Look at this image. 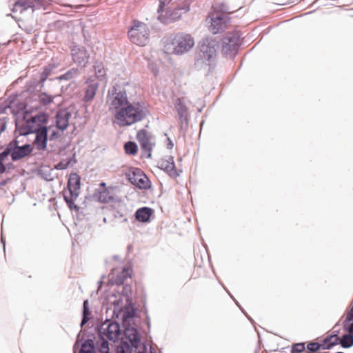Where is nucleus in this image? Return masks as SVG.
Listing matches in <instances>:
<instances>
[{
    "label": "nucleus",
    "mask_w": 353,
    "mask_h": 353,
    "mask_svg": "<svg viewBox=\"0 0 353 353\" xmlns=\"http://www.w3.org/2000/svg\"><path fill=\"white\" fill-rule=\"evenodd\" d=\"M150 114L148 108L143 102H129L114 115L119 127H128L143 121Z\"/></svg>",
    "instance_id": "nucleus-1"
},
{
    "label": "nucleus",
    "mask_w": 353,
    "mask_h": 353,
    "mask_svg": "<svg viewBox=\"0 0 353 353\" xmlns=\"http://www.w3.org/2000/svg\"><path fill=\"white\" fill-rule=\"evenodd\" d=\"M219 44V41L212 37L201 39L198 43V51L194 62L195 67L201 68L203 65L214 67Z\"/></svg>",
    "instance_id": "nucleus-2"
},
{
    "label": "nucleus",
    "mask_w": 353,
    "mask_h": 353,
    "mask_svg": "<svg viewBox=\"0 0 353 353\" xmlns=\"http://www.w3.org/2000/svg\"><path fill=\"white\" fill-rule=\"evenodd\" d=\"M81 178L76 172L70 174L67 189L63 190V197L70 210L79 212L80 207L74 203L80 194Z\"/></svg>",
    "instance_id": "nucleus-3"
},
{
    "label": "nucleus",
    "mask_w": 353,
    "mask_h": 353,
    "mask_svg": "<svg viewBox=\"0 0 353 353\" xmlns=\"http://www.w3.org/2000/svg\"><path fill=\"white\" fill-rule=\"evenodd\" d=\"M20 95L17 93L11 94L7 100L0 102V114H4L8 109L17 116L16 132L19 136H22V118L19 116L22 112V101L19 99Z\"/></svg>",
    "instance_id": "nucleus-4"
},
{
    "label": "nucleus",
    "mask_w": 353,
    "mask_h": 353,
    "mask_svg": "<svg viewBox=\"0 0 353 353\" xmlns=\"http://www.w3.org/2000/svg\"><path fill=\"white\" fill-rule=\"evenodd\" d=\"M164 6L165 2L163 0H160L158 8V12L159 13L158 19L164 24H169L179 19L183 14L188 12L190 10L189 0H185L181 6L179 5L172 8H166L165 16H163L162 14L163 12Z\"/></svg>",
    "instance_id": "nucleus-5"
},
{
    "label": "nucleus",
    "mask_w": 353,
    "mask_h": 353,
    "mask_svg": "<svg viewBox=\"0 0 353 353\" xmlns=\"http://www.w3.org/2000/svg\"><path fill=\"white\" fill-rule=\"evenodd\" d=\"M150 30L146 23L138 20H133L128 35L130 41L140 46H145L149 41Z\"/></svg>",
    "instance_id": "nucleus-6"
},
{
    "label": "nucleus",
    "mask_w": 353,
    "mask_h": 353,
    "mask_svg": "<svg viewBox=\"0 0 353 353\" xmlns=\"http://www.w3.org/2000/svg\"><path fill=\"white\" fill-rule=\"evenodd\" d=\"M107 99L110 101L109 111L117 112L129 103L128 94L125 89L114 85L108 90Z\"/></svg>",
    "instance_id": "nucleus-7"
},
{
    "label": "nucleus",
    "mask_w": 353,
    "mask_h": 353,
    "mask_svg": "<svg viewBox=\"0 0 353 353\" xmlns=\"http://www.w3.org/2000/svg\"><path fill=\"white\" fill-rule=\"evenodd\" d=\"M173 46L172 54L180 55L188 52L194 45V39L190 34L179 32L171 39Z\"/></svg>",
    "instance_id": "nucleus-8"
},
{
    "label": "nucleus",
    "mask_w": 353,
    "mask_h": 353,
    "mask_svg": "<svg viewBox=\"0 0 353 353\" xmlns=\"http://www.w3.org/2000/svg\"><path fill=\"white\" fill-rule=\"evenodd\" d=\"M48 119L49 114L43 112H39L30 117L26 123H23V137L41 130L43 127H47L43 125L48 123Z\"/></svg>",
    "instance_id": "nucleus-9"
},
{
    "label": "nucleus",
    "mask_w": 353,
    "mask_h": 353,
    "mask_svg": "<svg viewBox=\"0 0 353 353\" xmlns=\"http://www.w3.org/2000/svg\"><path fill=\"white\" fill-rule=\"evenodd\" d=\"M73 62L79 67L85 68L89 63L90 54L85 47L74 45L70 49Z\"/></svg>",
    "instance_id": "nucleus-10"
},
{
    "label": "nucleus",
    "mask_w": 353,
    "mask_h": 353,
    "mask_svg": "<svg viewBox=\"0 0 353 353\" xmlns=\"http://www.w3.org/2000/svg\"><path fill=\"white\" fill-rule=\"evenodd\" d=\"M136 138L141 146V156L142 158L150 159L152 157V150L154 144L150 141V137L145 129L138 131Z\"/></svg>",
    "instance_id": "nucleus-11"
},
{
    "label": "nucleus",
    "mask_w": 353,
    "mask_h": 353,
    "mask_svg": "<svg viewBox=\"0 0 353 353\" xmlns=\"http://www.w3.org/2000/svg\"><path fill=\"white\" fill-rule=\"evenodd\" d=\"M54 97L50 94H48L46 92H41L39 96V101L37 102L35 99V102L37 103L34 105H29V100L28 97H26L25 99H23V121L26 120V114H30L33 112L34 109H37L39 105H43L44 106L49 105L53 101Z\"/></svg>",
    "instance_id": "nucleus-12"
},
{
    "label": "nucleus",
    "mask_w": 353,
    "mask_h": 353,
    "mask_svg": "<svg viewBox=\"0 0 353 353\" xmlns=\"http://www.w3.org/2000/svg\"><path fill=\"white\" fill-rule=\"evenodd\" d=\"M130 182L139 189L147 190L150 188V181L143 171L134 168L128 175Z\"/></svg>",
    "instance_id": "nucleus-13"
},
{
    "label": "nucleus",
    "mask_w": 353,
    "mask_h": 353,
    "mask_svg": "<svg viewBox=\"0 0 353 353\" xmlns=\"http://www.w3.org/2000/svg\"><path fill=\"white\" fill-rule=\"evenodd\" d=\"M123 327L124 329V336L128 339L134 347L138 348L140 343V336L137 329L133 327L129 322H127L126 320H123Z\"/></svg>",
    "instance_id": "nucleus-14"
},
{
    "label": "nucleus",
    "mask_w": 353,
    "mask_h": 353,
    "mask_svg": "<svg viewBox=\"0 0 353 353\" xmlns=\"http://www.w3.org/2000/svg\"><path fill=\"white\" fill-rule=\"evenodd\" d=\"M158 167L166 172L169 176L172 178H176L179 176L181 170H178L176 168L172 156H168L166 159H161L158 163Z\"/></svg>",
    "instance_id": "nucleus-15"
},
{
    "label": "nucleus",
    "mask_w": 353,
    "mask_h": 353,
    "mask_svg": "<svg viewBox=\"0 0 353 353\" xmlns=\"http://www.w3.org/2000/svg\"><path fill=\"white\" fill-rule=\"evenodd\" d=\"M230 19L228 16L223 13L217 14L216 17L211 19L209 30L213 34H217L226 28V24L230 21Z\"/></svg>",
    "instance_id": "nucleus-16"
},
{
    "label": "nucleus",
    "mask_w": 353,
    "mask_h": 353,
    "mask_svg": "<svg viewBox=\"0 0 353 353\" xmlns=\"http://www.w3.org/2000/svg\"><path fill=\"white\" fill-rule=\"evenodd\" d=\"M102 333L108 340L115 343L119 340L121 335L120 324L117 321L110 322Z\"/></svg>",
    "instance_id": "nucleus-17"
},
{
    "label": "nucleus",
    "mask_w": 353,
    "mask_h": 353,
    "mask_svg": "<svg viewBox=\"0 0 353 353\" xmlns=\"http://www.w3.org/2000/svg\"><path fill=\"white\" fill-rule=\"evenodd\" d=\"M72 114L67 108H61L56 112V126L61 131L65 130L69 125Z\"/></svg>",
    "instance_id": "nucleus-18"
},
{
    "label": "nucleus",
    "mask_w": 353,
    "mask_h": 353,
    "mask_svg": "<svg viewBox=\"0 0 353 353\" xmlns=\"http://www.w3.org/2000/svg\"><path fill=\"white\" fill-rule=\"evenodd\" d=\"M52 125L49 127H43L41 130L34 132L36 134L34 143L38 150H45L47 148V143L48 140V131L51 128Z\"/></svg>",
    "instance_id": "nucleus-19"
},
{
    "label": "nucleus",
    "mask_w": 353,
    "mask_h": 353,
    "mask_svg": "<svg viewBox=\"0 0 353 353\" xmlns=\"http://www.w3.org/2000/svg\"><path fill=\"white\" fill-rule=\"evenodd\" d=\"M174 107L177 112L179 118V122L181 128L184 123L187 124L188 122V110L185 105L183 100L181 98H177L174 102Z\"/></svg>",
    "instance_id": "nucleus-20"
},
{
    "label": "nucleus",
    "mask_w": 353,
    "mask_h": 353,
    "mask_svg": "<svg viewBox=\"0 0 353 353\" xmlns=\"http://www.w3.org/2000/svg\"><path fill=\"white\" fill-rule=\"evenodd\" d=\"M81 332L78 334L77 337V341L73 346L74 353H76V348L77 346V343L79 341ZM95 337L94 335H92L90 338L85 339L83 343L81 345V349L79 353H94L95 351V345L94 343Z\"/></svg>",
    "instance_id": "nucleus-21"
},
{
    "label": "nucleus",
    "mask_w": 353,
    "mask_h": 353,
    "mask_svg": "<svg viewBox=\"0 0 353 353\" xmlns=\"http://www.w3.org/2000/svg\"><path fill=\"white\" fill-rule=\"evenodd\" d=\"M154 214V210L149 207H141L138 208L135 213L134 217L137 221L141 223H149L150 217Z\"/></svg>",
    "instance_id": "nucleus-22"
},
{
    "label": "nucleus",
    "mask_w": 353,
    "mask_h": 353,
    "mask_svg": "<svg viewBox=\"0 0 353 353\" xmlns=\"http://www.w3.org/2000/svg\"><path fill=\"white\" fill-rule=\"evenodd\" d=\"M8 156L10 155L12 161H17L22 159V146L18 145V142L13 140L10 142L3 151H8Z\"/></svg>",
    "instance_id": "nucleus-23"
},
{
    "label": "nucleus",
    "mask_w": 353,
    "mask_h": 353,
    "mask_svg": "<svg viewBox=\"0 0 353 353\" xmlns=\"http://www.w3.org/2000/svg\"><path fill=\"white\" fill-rule=\"evenodd\" d=\"M343 329L347 332L339 340V344L343 348H350L353 346V325L352 326L343 325Z\"/></svg>",
    "instance_id": "nucleus-24"
},
{
    "label": "nucleus",
    "mask_w": 353,
    "mask_h": 353,
    "mask_svg": "<svg viewBox=\"0 0 353 353\" xmlns=\"http://www.w3.org/2000/svg\"><path fill=\"white\" fill-rule=\"evenodd\" d=\"M88 85L85 88V95L83 97V101L88 102L92 101L96 95L97 91L99 88V83L89 80L86 81Z\"/></svg>",
    "instance_id": "nucleus-25"
},
{
    "label": "nucleus",
    "mask_w": 353,
    "mask_h": 353,
    "mask_svg": "<svg viewBox=\"0 0 353 353\" xmlns=\"http://www.w3.org/2000/svg\"><path fill=\"white\" fill-rule=\"evenodd\" d=\"M240 34L238 32H228L221 39L222 43L239 47Z\"/></svg>",
    "instance_id": "nucleus-26"
},
{
    "label": "nucleus",
    "mask_w": 353,
    "mask_h": 353,
    "mask_svg": "<svg viewBox=\"0 0 353 353\" xmlns=\"http://www.w3.org/2000/svg\"><path fill=\"white\" fill-rule=\"evenodd\" d=\"M99 339L97 341V346L100 353H110L109 343L103 336L101 330L99 331Z\"/></svg>",
    "instance_id": "nucleus-27"
},
{
    "label": "nucleus",
    "mask_w": 353,
    "mask_h": 353,
    "mask_svg": "<svg viewBox=\"0 0 353 353\" xmlns=\"http://www.w3.org/2000/svg\"><path fill=\"white\" fill-rule=\"evenodd\" d=\"M43 86H41V83L39 80L37 79H32L29 81H28L25 86V90H23V94L25 92L32 94L35 91H39Z\"/></svg>",
    "instance_id": "nucleus-28"
},
{
    "label": "nucleus",
    "mask_w": 353,
    "mask_h": 353,
    "mask_svg": "<svg viewBox=\"0 0 353 353\" xmlns=\"http://www.w3.org/2000/svg\"><path fill=\"white\" fill-rule=\"evenodd\" d=\"M97 191L98 200L101 203H107L114 201V197L110 194V192L108 188L99 189Z\"/></svg>",
    "instance_id": "nucleus-29"
},
{
    "label": "nucleus",
    "mask_w": 353,
    "mask_h": 353,
    "mask_svg": "<svg viewBox=\"0 0 353 353\" xmlns=\"http://www.w3.org/2000/svg\"><path fill=\"white\" fill-rule=\"evenodd\" d=\"M12 14H9L8 16H11L18 23L19 27L21 28V25L19 23L21 21V17L18 16L17 13H22V1H16L14 4L13 8H12Z\"/></svg>",
    "instance_id": "nucleus-30"
},
{
    "label": "nucleus",
    "mask_w": 353,
    "mask_h": 353,
    "mask_svg": "<svg viewBox=\"0 0 353 353\" xmlns=\"http://www.w3.org/2000/svg\"><path fill=\"white\" fill-rule=\"evenodd\" d=\"M95 76L99 79H102L106 75V69L104 67L103 62L96 61L93 65Z\"/></svg>",
    "instance_id": "nucleus-31"
},
{
    "label": "nucleus",
    "mask_w": 353,
    "mask_h": 353,
    "mask_svg": "<svg viewBox=\"0 0 353 353\" xmlns=\"http://www.w3.org/2000/svg\"><path fill=\"white\" fill-rule=\"evenodd\" d=\"M90 311L89 309V302L88 300L86 299L83 301V310H82V317L81 321L80 323V326L83 327L85 325L87 324L88 321L90 320Z\"/></svg>",
    "instance_id": "nucleus-32"
},
{
    "label": "nucleus",
    "mask_w": 353,
    "mask_h": 353,
    "mask_svg": "<svg viewBox=\"0 0 353 353\" xmlns=\"http://www.w3.org/2000/svg\"><path fill=\"white\" fill-rule=\"evenodd\" d=\"M57 65L55 63H49L47 65H46L42 72L40 75V81L41 83V86H43L45 81L48 79V77L52 74V70L55 69Z\"/></svg>",
    "instance_id": "nucleus-33"
},
{
    "label": "nucleus",
    "mask_w": 353,
    "mask_h": 353,
    "mask_svg": "<svg viewBox=\"0 0 353 353\" xmlns=\"http://www.w3.org/2000/svg\"><path fill=\"white\" fill-rule=\"evenodd\" d=\"M239 47L222 43V52L226 56L234 57L238 52Z\"/></svg>",
    "instance_id": "nucleus-34"
},
{
    "label": "nucleus",
    "mask_w": 353,
    "mask_h": 353,
    "mask_svg": "<svg viewBox=\"0 0 353 353\" xmlns=\"http://www.w3.org/2000/svg\"><path fill=\"white\" fill-rule=\"evenodd\" d=\"M8 158V150L3 151L0 153V173L3 174L6 172V168H10L12 166V163H8L7 165H5V162L6 159Z\"/></svg>",
    "instance_id": "nucleus-35"
},
{
    "label": "nucleus",
    "mask_w": 353,
    "mask_h": 353,
    "mask_svg": "<svg viewBox=\"0 0 353 353\" xmlns=\"http://www.w3.org/2000/svg\"><path fill=\"white\" fill-rule=\"evenodd\" d=\"M125 152L129 155H135L138 151V146L134 141H128L124 144Z\"/></svg>",
    "instance_id": "nucleus-36"
},
{
    "label": "nucleus",
    "mask_w": 353,
    "mask_h": 353,
    "mask_svg": "<svg viewBox=\"0 0 353 353\" xmlns=\"http://www.w3.org/2000/svg\"><path fill=\"white\" fill-rule=\"evenodd\" d=\"M113 216L114 219H121L120 222L128 221V212L127 210H114L113 211Z\"/></svg>",
    "instance_id": "nucleus-37"
},
{
    "label": "nucleus",
    "mask_w": 353,
    "mask_h": 353,
    "mask_svg": "<svg viewBox=\"0 0 353 353\" xmlns=\"http://www.w3.org/2000/svg\"><path fill=\"white\" fill-rule=\"evenodd\" d=\"M78 72H79L78 68H72L70 69L69 70H68L63 74L57 77V79H59L60 81H63V80L68 81V80H70L72 78H74V76L76 74H77Z\"/></svg>",
    "instance_id": "nucleus-38"
},
{
    "label": "nucleus",
    "mask_w": 353,
    "mask_h": 353,
    "mask_svg": "<svg viewBox=\"0 0 353 353\" xmlns=\"http://www.w3.org/2000/svg\"><path fill=\"white\" fill-rule=\"evenodd\" d=\"M333 338H330V335L327 336L321 343L322 350H330L332 347L339 344V342L335 340L332 341Z\"/></svg>",
    "instance_id": "nucleus-39"
},
{
    "label": "nucleus",
    "mask_w": 353,
    "mask_h": 353,
    "mask_svg": "<svg viewBox=\"0 0 353 353\" xmlns=\"http://www.w3.org/2000/svg\"><path fill=\"white\" fill-rule=\"evenodd\" d=\"M132 347L130 342L121 341L120 345L117 348V353H132Z\"/></svg>",
    "instance_id": "nucleus-40"
},
{
    "label": "nucleus",
    "mask_w": 353,
    "mask_h": 353,
    "mask_svg": "<svg viewBox=\"0 0 353 353\" xmlns=\"http://www.w3.org/2000/svg\"><path fill=\"white\" fill-rule=\"evenodd\" d=\"M130 276V275L128 273V270L124 269L120 274L117 275L115 278V283L117 285H123L124 283L125 280Z\"/></svg>",
    "instance_id": "nucleus-41"
},
{
    "label": "nucleus",
    "mask_w": 353,
    "mask_h": 353,
    "mask_svg": "<svg viewBox=\"0 0 353 353\" xmlns=\"http://www.w3.org/2000/svg\"><path fill=\"white\" fill-rule=\"evenodd\" d=\"M305 350L304 343H297L292 345L291 353H302Z\"/></svg>",
    "instance_id": "nucleus-42"
},
{
    "label": "nucleus",
    "mask_w": 353,
    "mask_h": 353,
    "mask_svg": "<svg viewBox=\"0 0 353 353\" xmlns=\"http://www.w3.org/2000/svg\"><path fill=\"white\" fill-rule=\"evenodd\" d=\"M343 325L352 326L353 325V311L350 309L347 312L345 319L343 323Z\"/></svg>",
    "instance_id": "nucleus-43"
},
{
    "label": "nucleus",
    "mask_w": 353,
    "mask_h": 353,
    "mask_svg": "<svg viewBox=\"0 0 353 353\" xmlns=\"http://www.w3.org/2000/svg\"><path fill=\"white\" fill-rule=\"evenodd\" d=\"M71 165V160H63L60 162H59L56 166L55 168L57 170H65L67 169L70 165Z\"/></svg>",
    "instance_id": "nucleus-44"
},
{
    "label": "nucleus",
    "mask_w": 353,
    "mask_h": 353,
    "mask_svg": "<svg viewBox=\"0 0 353 353\" xmlns=\"http://www.w3.org/2000/svg\"><path fill=\"white\" fill-rule=\"evenodd\" d=\"M340 325V321H338L334 326L333 327V332L332 333L330 334V338H333L334 339L335 341L337 340V341L339 342V340L340 339L339 337V334L340 333V329H338V330H335L337 327H339Z\"/></svg>",
    "instance_id": "nucleus-45"
},
{
    "label": "nucleus",
    "mask_w": 353,
    "mask_h": 353,
    "mask_svg": "<svg viewBox=\"0 0 353 353\" xmlns=\"http://www.w3.org/2000/svg\"><path fill=\"white\" fill-rule=\"evenodd\" d=\"M135 314L136 310L134 307H132L131 309H128L125 312L123 320L127 321V318L133 319L135 316Z\"/></svg>",
    "instance_id": "nucleus-46"
},
{
    "label": "nucleus",
    "mask_w": 353,
    "mask_h": 353,
    "mask_svg": "<svg viewBox=\"0 0 353 353\" xmlns=\"http://www.w3.org/2000/svg\"><path fill=\"white\" fill-rule=\"evenodd\" d=\"M33 148L31 144H23V157L29 155L32 152Z\"/></svg>",
    "instance_id": "nucleus-47"
},
{
    "label": "nucleus",
    "mask_w": 353,
    "mask_h": 353,
    "mask_svg": "<svg viewBox=\"0 0 353 353\" xmlns=\"http://www.w3.org/2000/svg\"><path fill=\"white\" fill-rule=\"evenodd\" d=\"M51 0H34V3L33 4L35 5V8H39L41 6H44L46 4L50 3Z\"/></svg>",
    "instance_id": "nucleus-48"
},
{
    "label": "nucleus",
    "mask_w": 353,
    "mask_h": 353,
    "mask_svg": "<svg viewBox=\"0 0 353 353\" xmlns=\"http://www.w3.org/2000/svg\"><path fill=\"white\" fill-rule=\"evenodd\" d=\"M28 8H35V5L33 3H29L28 0H23V10H28Z\"/></svg>",
    "instance_id": "nucleus-49"
},
{
    "label": "nucleus",
    "mask_w": 353,
    "mask_h": 353,
    "mask_svg": "<svg viewBox=\"0 0 353 353\" xmlns=\"http://www.w3.org/2000/svg\"><path fill=\"white\" fill-rule=\"evenodd\" d=\"M144 313L145 314V323L147 325L148 329H150V316L148 314V309L146 307H145Z\"/></svg>",
    "instance_id": "nucleus-50"
},
{
    "label": "nucleus",
    "mask_w": 353,
    "mask_h": 353,
    "mask_svg": "<svg viewBox=\"0 0 353 353\" xmlns=\"http://www.w3.org/2000/svg\"><path fill=\"white\" fill-rule=\"evenodd\" d=\"M58 136V132L56 130H52V132L50 133L48 139L50 141L54 140Z\"/></svg>",
    "instance_id": "nucleus-51"
},
{
    "label": "nucleus",
    "mask_w": 353,
    "mask_h": 353,
    "mask_svg": "<svg viewBox=\"0 0 353 353\" xmlns=\"http://www.w3.org/2000/svg\"><path fill=\"white\" fill-rule=\"evenodd\" d=\"M223 288L227 291V292L230 295V296L235 301V303L238 305V307L241 309V310L245 314V312H244L243 309L240 306V305L239 304L238 301L234 299L233 296L225 289V287H223Z\"/></svg>",
    "instance_id": "nucleus-52"
},
{
    "label": "nucleus",
    "mask_w": 353,
    "mask_h": 353,
    "mask_svg": "<svg viewBox=\"0 0 353 353\" xmlns=\"http://www.w3.org/2000/svg\"><path fill=\"white\" fill-rule=\"evenodd\" d=\"M167 141H168L167 148L168 149H172L174 146V143H173L172 141L169 137H168Z\"/></svg>",
    "instance_id": "nucleus-53"
},
{
    "label": "nucleus",
    "mask_w": 353,
    "mask_h": 353,
    "mask_svg": "<svg viewBox=\"0 0 353 353\" xmlns=\"http://www.w3.org/2000/svg\"><path fill=\"white\" fill-rule=\"evenodd\" d=\"M6 128V122H0V134H1L2 132H3L5 130Z\"/></svg>",
    "instance_id": "nucleus-54"
},
{
    "label": "nucleus",
    "mask_w": 353,
    "mask_h": 353,
    "mask_svg": "<svg viewBox=\"0 0 353 353\" xmlns=\"http://www.w3.org/2000/svg\"><path fill=\"white\" fill-rule=\"evenodd\" d=\"M67 160H71V165L73 164V163H77V159H76V157H75V154H74L72 157L68 159Z\"/></svg>",
    "instance_id": "nucleus-55"
},
{
    "label": "nucleus",
    "mask_w": 353,
    "mask_h": 353,
    "mask_svg": "<svg viewBox=\"0 0 353 353\" xmlns=\"http://www.w3.org/2000/svg\"><path fill=\"white\" fill-rule=\"evenodd\" d=\"M99 185H100V188H99V189H105V188H106V183H105V182H101V183H100Z\"/></svg>",
    "instance_id": "nucleus-56"
},
{
    "label": "nucleus",
    "mask_w": 353,
    "mask_h": 353,
    "mask_svg": "<svg viewBox=\"0 0 353 353\" xmlns=\"http://www.w3.org/2000/svg\"><path fill=\"white\" fill-rule=\"evenodd\" d=\"M1 243H3V250H5V244H6V241H5V239L3 238V235L1 234Z\"/></svg>",
    "instance_id": "nucleus-57"
},
{
    "label": "nucleus",
    "mask_w": 353,
    "mask_h": 353,
    "mask_svg": "<svg viewBox=\"0 0 353 353\" xmlns=\"http://www.w3.org/2000/svg\"><path fill=\"white\" fill-rule=\"evenodd\" d=\"M7 183V180H3L0 182V185L3 186Z\"/></svg>",
    "instance_id": "nucleus-58"
},
{
    "label": "nucleus",
    "mask_w": 353,
    "mask_h": 353,
    "mask_svg": "<svg viewBox=\"0 0 353 353\" xmlns=\"http://www.w3.org/2000/svg\"><path fill=\"white\" fill-rule=\"evenodd\" d=\"M83 6V5H78V6H76L75 8L77 9H79V8H82Z\"/></svg>",
    "instance_id": "nucleus-59"
},
{
    "label": "nucleus",
    "mask_w": 353,
    "mask_h": 353,
    "mask_svg": "<svg viewBox=\"0 0 353 353\" xmlns=\"http://www.w3.org/2000/svg\"><path fill=\"white\" fill-rule=\"evenodd\" d=\"M103 221L104 223H106V222H107V219H106V218H105V217H104V218H103Z\"/></svg>",
    "instance_id": "nucleus-60"
},
{
    "label": "nucleus",
    "mask_w": 353,
    "mask_h": 353,
    "mask_svg": "<svg viewBox=\"0 0 353 353\" xmlns=\"http://www.w3.org/2000/svg\"><path fill=\"white\" fill-rule=\"evenodd\" d=\"M102 283H103V282H102L101 281H99L98 282V284H99V285H101Z\"/></svg>",
    "instance_id": "nucleus-61"
},
{
    "label": "nucleus",
    "mask_w": 353,
    "mask_h": 353,
    "mask_svg": "<svg viewBox=\"0 0 353 353\" xmlns=\"http://www.w3.org/2000/svg\"><path fill=\"white\" fill-rule=\"evenodd\" d=\"M21 77H19V78L17 79V80L16 81V82H18L19 81H21Z\"/></svg>",
    "instance_id": "nucleus-62"
},
{
    "label": "nucleus",
    "mask_w": 353,
    "mask_h": 353,
    "mask_svg": "<svg viewBox=\"0 0 353 353\" xmlns=\"http://www.w3.org/2000/svg\"><path fill=\"white\" fill-rule=\"evenodd\" d=\"M43 177L45 179H46V180H49V179H48V176H43Z\"/></svg>",
    "instance_id": "nucleus-63"
},
{
    "label": "nucleus",
    "mask_w": 353,
    "mask_h": 353,
    "mask_svg": "<svg viewBox=\"0 0 353 353\" xmlns=\"http://www.w3.org/2000/svg\"><path fill=\"white\" fill-rule=\"evenodd\" d=\"M350 310H351L352 311H353V304H352V306L350 307Z\"/></svg>",
    "instance_id": "nucleus-64"
}]
</instances>
